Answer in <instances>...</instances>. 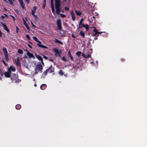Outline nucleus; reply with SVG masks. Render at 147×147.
Wrapping results in <instances>:
<instances>
[{"label":"nucleus","instance_id":"f257e3e1","mask_svg":"<svg viewBox=\"0 0 147 147\" xmlns=\"http://www.w3.org/2000/svg\"><path fill=\"white\" fill-rule=\"evenodd\" d=\"M42 66L40 63H38L35 66V68L34 71H32L31 74L33 75L37 74L38 72H42Z\"/></svg>","mask_w":147,"mask_h":147},{"label":"nucleus","instance_id":"f03ea898","mask_svg":"<svg viewBox=\"0 0 147 147\" xmlns=\"http://www.w3.org/2000/svg\"><path fill=\"white\" fill-rule=\"evenodd\" d=\"M55 7L56 9V13L57 14H59L61 8L60 0H55Z\"/></svg>","mask_w":147,"mask_h":147},{"label":"nucleus","instance_id":"7ed1b4c3","mask_svg":"<svg viewBox=\"0 0 147 147\" xmlns=\"http://www.w3.org/2000/svg\"><path fill=\"white\" fill-rule=\"evenodd\" d=\"M32 38L36 41L38 43L37 45L38 47L43 48H47V47H46L41 44V42L38 40L37 38L36 37L33 36Z\"/></svg>","mask_w":147,"mask_h":147},{"label":"nucleus","instance_id":"20e7f679","mask_svg":"<svg viewBox=\"0 0 147 147\" xmlns=\"http://www.w3.org/2000/svg\"><path fill=\"white\" fill-rule=\"evenodd\" d=\"M3 49L5 55V58L6 60L7 61L9 60V57L7 50L5 47H3Z\"/></svg>","mask_w":147,"mask_h":147},{"label":"nucleus","instance_id":"39448f33","mask_svg":"<svg viewBox=\"0 0 147 147\" xmlns=\"http://www.w3.org/2000/svg\"><path fill=\"white\" fill-rule=\"evenodd\" d=\"M53 50L55 53V55L56 56L60 57V53H61V50L59 51L58 49L56 48H53Z\"/></svg>","mask_w":147,"mask_h":147},{"label":"nucleus","instance_id":"423d86ee","mask_svg":"<svg viewBox=\"0 0 147 147\" xmlns=\"http://www.w3.org/2000/svg\"><path fill=\"white\" fill-rule=\"evenodd\" d=\"M8 71L10 72L11 73V72H15L16 70L15 67L13 65H11L10 67L8 68Z\"/></svg>","mask_w":147,"mask_h":147},{"label":"nucleus","instance_id":"0eeeda50","mask_svg":"<svg viewBox=\"0 0 147 147\" xmlns=\"http://www.w3.org/2000/svg\"><path fill=\"white\" fill-rule=\"evenodd\" d=\"M57 25L59 29L61 30V20L59 19H58L56 22Z\"/></svg>","mask_w":147,"mask_h":147},{"label":"nucleus","instance_id":"6e6552de","mask_svg":"<svg viewBox=\"0 0 147 147\" xmlns=\"http://www.w3.org/2000/svg\"><path fill=\"white\" fill-rule=\"evenodd\" d=\"M51 6L52 9V12L53 13L55 14V9L53 3V0H51Z\"/></svg>","mask_w":147,"mask_h":147},{"label":"nucleus","instance_id":"1a4fd4ad","mask_svg":"<svg viewBox=\"0 0 147 147\" xmlns=\"http://www.w3.org/2000/svg\"><path fill=\"white\" fill-rule=\"evenodd\" d=\"M35 56L36 57V58L38 59L39 60H40L41 61V62L42 63L43 65H44V63L43 61V59L41 56L38 55H37L36 54L35 55Z\"/></svg>","mask_w":147,"mask_h":147},{"label":"nucleus","instance_id":"9d476101","mask_svg":"<svg viewBox=\"0 0 147 147\" xmlns=\"http://www.w3.org/2000/svg\"><path fill=\"white\" fill-rule=\"evenodd\" d=\"M70 13L71 15V18L73 21H74L75 19V14L72 11H70Z\"/></svg>","mask_w":147,"mask_h":147},{"label":"nucleus","instance_id":"9b49d317","mask_svg":"<svg viewBox=\"0 0 147 147\" xmlns=\"http://www.w3.org/2000/svg\"><path fill=\"white\" fill-rule=\"evenodd\" d=\"M11 74V73L10 72L8 71V70H7V71L4 73V75L7 78H9L10 77Z\"/></svg>","mask_w":147,"mask_h":147},{"label":"nucleus","instance_id":"f8f14e48","mask_svg":"<svg viewBox=\"0 0 147 147\" xmlns=\"http://www.w3.org/2000/svg\"><path fill=\"white\" fill-rule=\"evenodd\" d=\"M0 24L3 27L4 29L7 32H9V30L7 27L6 25L2 22L0 23Z\"/></svg>","mask_w":147,"mask_h":147},{"label":"nucleus","instance_id":"ddd939ff","mask_svg":"<svg viewBox=\"0 0 147 147\" xmlns=\"http://www.w3.org/2000/svg\"><path fill=\"white\" fill-rule=\"evenodd\" d=\"M27 54L29 58H32L33 59L35 58L34 56L33 55L30 53L29 52H27Z\"/></svg>","mask_w":147,"mask_h":147},{"label":"nucleus","instance_id":"4468645a","mask_svg":"<svg viewBox=\"0 0 147 147\" xmlns=\"http://www.w3.org/2000/svg\"><path fill=\"white\" fill-rule=\"evenodd\" d=\"M19 1L20 5L22 8L24 9V5L23 2L22 0H18Z\"/></svg>","mask_w":147,"mask_h":147},{"label":"nucleus","instance_id":"2eb2a0df","mask_svg":"<svg viewBox=\"0 0 147 147\" xmlns=\"http://www.w3.org/2000/svg\"><path fill=\"white\" fill-rule=\"evenodd\" d=\"M36 9L37 8L36 6H34L33 7L31 12V14L32 15L34 14V13L36 12Z\"/></svg>","mask_w":147,"mask_h":147},{"label":"nucleus","instance_id":"dca6fc26","mask_svg":"<svg viewBox=\"0 0 147 147\" xmlns=\"http://www.w3.org/2000/svg\"><path fill=\"white\" fill-rule=\"evenodd\" d=\"M84 20V19L83 18H82L80 19V22L79 24V28H80L82 27L83 26L82 22Z\"/></svg>","mask_w":147,"mask_h":147},{"label":"nucleus","instance_id":"f3484780","mask_svg":"<svg viewBox=\"0 0 147 147\" xmlns=\"http://www.w3.org/2000/svg\"><path fill=\"white\" fill-rule=\"evenodd\" d=\"M23 20L24 26L26 27L28 30H29L30 28L28 26V24H26V21L24 18H23Z\"/></svg>","mask_w":147,"mask_h":147},{"label":"nucleus","instance_id":"a211bd4d","mask_svg":"<svg viewBox=\"0 0 147 147\" xmlns=\"http://www.w3.org/2000/svg\"><path fill=\"white\" fill-rule=\"evenodd\" d=\"M47 87V85L45 84H42L40 86V88L42 90L45 89Z\"/></svg>","mask_w":147,"mask_h":147},{"label":"nucleus","instance_id":"6ab92c4d","mask_svg":"<svg viewBox=\"0 0 147 147\" xmlns=\"http://www.w3.org/2000/svg\"><path fill=\"white\" fill-rule=\"evenodd\" d=\"M49 69H47L45 71H44L43 72V74L42 76V77H44L47 74V73L48 72Z\"/></svg>","mask_w":147,"mask_h":147},{"label":"nucleus","instance_id":"aec40b11","mask_svg":"<svg viewBox=\"0 0 147 147\" xmlns=\"http://www.w3.org/2000/svg\"><path fill=\"white\" fill-rule=\"evenodd\" d=\"M15 61L16 64L18 66L20 65L19 60L18 59H16L15 60Z\"/></svg>","mask_w":147,"mask_h":147},{"label":"nucleus","instance_id":"412c9836","mask_svg":"<svg viewBox=\"0 0 147 147\" xmlns=\"http://www.w3.org/2000/svg\"><path fill=\"white\" fill-rule=\"evenodd\" d=\"M75 12L76 13L77 15L78 16H80L82 14V12L79 11H77V10H75Z\"/></svg>","mask_w":147,"mask_h":147},{"label":"nucleus","instance_id":"4be33fe9","mask_svg":"<svg viewBox=\"0 0 147 147\" xmlns=\"http://www.w3.org/2000/svg\"><path fill=\"white\" fill-rule=\"evenodd\" d=\"M55 41L56 42L59 43L61 45L63 44V42H62L56 39H55Z\"/></svg>","mask_w":147,"mask_h":147},{"label":"nucleus","instance_id":"5701e85b","mask_svg":"<svg viewBox=\"0 0 147 147\" xmlns=\"http://www.w3.org/2000/svg\"><path fill=\"white\" fill-rule=\"evenodd\" d=\"M82 25H83V26L84 28H85L87 31H88V28H89V26H88V25H84V24H82Z\"/></svg>","mask_w":147,"mask_h":147},{"label":"nucleus","instance_id":"b1692460","mask_svg":"<svg viewBox=\"0 0 147 147\" xmlns=\"http://www.w3.org/2000/svg\"><path fill=\"white\" fill-rule=\"evenodd\" d=\"M21 107V106L19 104H18L16 105V109H20Z\"/></svg>","mask_w":147,"mask_h":147},{"label":"nucleus","instance_id":"393cba45","mask_svg":"<svg viewBox=\"0 0 147 147\" xmlns=\"http://www.w3.org/2000/svg\"><path fill=\"white\" fill-rule=\"evenodd\" d=\"M68 54L69 56L70 57V59L71 60H73V57L71 55L70 51L68 52Z\"/></svg>","mask_w":147,"mask_h":147},{"label":"nucleus","instance_id":"a878e982","mask_svg":"<svg viewBox=\"0 0 147 147\" xmlns=\"http://www.w3.org/2000/svg\"><path fill=\"white\" fill-rule=\"evenodd\" d=\"M80 34L82 37H84V34L82 31H80Z\"/></svg>","mask_w":147,"mask_h":147},{"label":"nucleus","instance_id":"bb28decb","mask_svg":"<svg viewBox=\"0 0 147 147\" xmlns=\"http://www.w3.org/2000/svg\"><path fill=\"white\" fill-rule=\"evenodd\" d=\"M32 15L34 16L35 20L36 21L38 19L37 16L36 15H35V14Z\"/></svg>","mask_w":147,"mask_h":147},{"label":"nucleus","instance_id":"cd10ccee","mask_svg":"<svg viewBox=\"0 0 147 147\" xmlns=\"http://www.w3.org/2000/svg\"><path fill=\"white\" fill-rule=\"evenodd\" d=\"M8 0L11 5H13V2H12V1H14V0Z\"/></svg>","mask_w":147,"mask_h":147},{"label":"nucleus","instance_id":"c85d7f7f","mask_svg":"<svg viewBox=\"0 0 147 147\" xmlns=\"http://www.w3.org/2000/svg\"><path fill=\"white\" fill-rule=\"evenodd\" d=\"M18 53H19V54H21L23 52V51L21 50V49H19L18 50Z\"/></svg>","mask_w":147,"mask_h":147},{"label":"nucleus","instance_id":"c756f323","mask_svg":"<svg viewBox=\"0 0 147 147\" xmlns=\"http://www.w3.org/2000/svg\"><path fill=\"white\" fill-rule=\"evenodd\" d=\"M81 53V52L80 51L76 53V55L78 56H80Z\"/></svg>","mask_w":147,"mask_h":147},{"label":"nucleus","instance_id":"7c9ffc66","mask_svg":"<svg viewBox=\"0 0 147 147\" xmlns=\"http://www.w3.org/2000/svg\"><path fill=\"white\" fill-rule=\"evenodd\" d=\"M60 15L62 18H65L66 17V16L63 14L60 13Z\"/></svg>","mask_w":147,"mask_h":147},{"label":"nucleus","instance_id":"2f4dec72","mask_svg":"<svg viewBox=\"0 0 147 147\" xmlns=\"http://www.w3.org/2000/svg\"><path fill=\"white\" fill-rule=\"evenodd\" d=\"M59 74L61 75H62L63 74V73L62 72L61 70H60L59 71Z\"/></svg>","mask_w":147,"mask_h":147},{"label":"nucleus","instance_id":"473e14b6","mask_svg":"<svg viewBox=\"0 0 147 147\" xmlns=\"http://www.w3.org/2000/svg\"><path fill=\"white\" fill-rule=\"evenodd\" d=\"M95 32V33L94 34V35H96L97 34H100L101 33H102L103 32Z\"/></svg>","mask_w":147,"mask_h":147},{"label":"nucleus","instance_id":"72a5a7b5","mask_svg":"<svg viewBox=\"0 0 147 147\" xmlns=\"http://www.w3.org/2000/svg\"><path fill=\"white\" fill-rule=\"evenodd\" d=\"M24 66L26 68H27V69L28 68V65L27 64H24Z\"/></svg>","mask_w":147,"mask_h":147},{"label":"nucleus","instance_id":"f704fd0d","mask_svg":"<svg viewBox=\"0 0 147 147\" xmlns=\"http://www.w3.org/2000/svg\"><path fill=\"white\" fill-rule=\"evenodd\" d=\"M26 38H27L28 39L30 40V38L29 37V35L28 34H27L26 36Z\"/></svg>","mask_w":147,"mask_h":147},{"label":"nucleus","instance_id":"c9c22d12","mask_svg":"<svg viewBox=\"0 0 147 147\" xmlns=\"http://www.w3.org/2000/svg\"><path fill=\"white\" fill-rule=\"evenodd\" d=\"M93 28H94V29L93 30V31L94 32H97V31L96 30V29L94 27H93Z\"/></svg>","mask_w":147,"mask_h":147},{"label":"nucleus","instance_id":"e433bc0d","mask_svg":"<svg viewBox=\"0 0 147 147\" xmlns=\"http://www.w3.org/2000/svg\"><path fill=\"white\" fill-rule=\"evenodd\" d=\"M82 56L83 57L85 58H86V56L84 54H82Z\"/></svg>","mask_w":147,"mask_h":147},{"label":"nucleus","instance_id":"4c0bfd02","mask_svg":"<svg viewBox=\"0 0 147 147\" xmlns=\"http://www.w3.org/2000/svg\"><path fill=\"white\" fill-rule=\"evenodd\" d=\"M26 2L28 4L29 3L30 0H25Z\"/></svg>","mask_w":147,"mask_h":147},{"label":"nucleus","instance_id":"58836bf2","mask_svg":"<svg viewBox=\"0 0 147 147\" xmlns=\"http://www.w3.org/2000/svg\"><path fill=\"white\" fill-rule=\"evenodd\" d=\"M65 9L66 10L68 11L69 10V9L67 7H65Z\"/></svg>","mask_w":147,"mask_h":147},{"label":"nucleus","instance_id":"ea45409f","mask_svg":"<svg viewBox=\"0 0 147 147\" xmlns=\"http://www.w3.org/2000/svg\"><path fill=\"white\" fill-rule=\"evenodd\" d=\"M31 24H32V26L34 27H35V26L33 24L32 22L31 21Z\"/></svg>","mask_w":147,"mask_h":147},{"label":"nucleus","instance_id":"a19ab883","mask_svg":"<svg viewBox=\"0 0 147 147\" xmlns=\"http://www.w3.org/2000/svg\"><path fill=\"white\" fill-rule=\"evenodd\" d=\"M43 57L45 59H46L47 58V57L45 55L43 56Z\"/></svg>","mask_w":147,"mask_h":147},{"label":"nucleus","instance_id":"79ce46f5","mask_svg":"<svg viewBox=\"0 0 147 147\" xmlns=\"http://www.w3.org/2000/svg\"><path fill=\"white\" fill-rule=\"evenodd\" d=\"M90 57V54H88L86 56V58H89Z\"/></svg>","mask_w":147,"mask_h":147},{"label":"nucleus","instance_id":"37998d69","mask_svg":"<svg viewBox=\"0 0 147 147\" xmlns=\"http://www.w3.org/2000/svg\"><path fill=\"white\" fill-rule=\"evenodd\" d=\"M62 60H63L64 61H65L66 60V59L64 57H62Z\"/></svg>","mask_w":147,"mask_h":147},{"label":"nucleus","instance_id":"c03bdc74","mask_svg":"<svg viewBox=\"0 0 147 147\" xmlns=\"http://www.w3.org/2000/svg\"><path fill=\"white\" fill-rule=\"evenodd\" d=\"M10 16L12 18H13V19L14 20H15V18L13 16H12V15H10Z\"/></svg>","mask_w":147,"mask_h":147},{"label":"nucleus","instance_id":"a18cd8bd","mask_svg":"<svg viewBox=\"0 0 147 147\" xmlns=\"http://www.w3.org/2000/svg\"><path fill=\"white\" fill-rule=\"evenodd\" d=\"M45 4H44V5L42 6V7H43V8H45Z\"/></svg>","mask_w":147,"mask_h":147},{"label":"nucleus","instance_id":"49530a36","mask_svg":"<svg viewBox=\"0 0 147 147\" xmlns=\"http://www.w3.org/2000/svg\"><path fill=\"white\" fill-rule=\"evenodd\" d=\"M72 36L73 37V38H75V36H74V35L73 34H72Z\"/></svg>","mask_w":147,"mask_h":147},{"label":"nucleus","instance_id":"de8ad7c7","mask_svg":"<svg viewBox=\"0 0 147 147\" xmlns=\"http://www.w3.org/2000/svg\"><path fill=\"white\" fill-rule=\"evenodd\" d=\"M46 0H44V3L45 4L46 3Z\"/></svg>","mask_w":147,"mask_h":147},{"label":"nucleus","instance_id":"09e8293b","mask_svg":"<svg viewBox=\"0 0 147 147\" xmlns=\"http://www.w3.org/2000/svg\"><path fill=\"white\" fill-rule=\"evenodd\" d=\"M3 62L4 63V64L5 65H6V63L3 60Z\"/></svg>","mask_w":147,"mask_h":147},{"label":"nucleus","instance_id":"8fccbe9b","mask_svg":"<svg viewBox=\"0 0 147 147\" xmlns=\"http://www.w3.org/2000/svg\"><path fill=\"white\" fill-rule=\"evenodd\" d=\"M34 86H35V87H36V84H34Z\"/></svg>","mask_w":147,"mask_h":147},{"label":"nucleus","instance_id":"3c124183","mask_svg":"<svg viewBox=\"0 0 147 147\" xmlns=\"http://www.w3.org/2000/svg\"><path fill=\"white\" fill-rule=\"evenodd\" d=\"M3 0L4 1H5L6 2H7V0Z\"/></svg>","mask_w":147,"mask_h":147},{"label":"nucleus","instance_id":"603ef678","mask_svg":"<svg viewBox=\"0 0 147 147\" xmlns=\"http://www.w3.org/2000/svg\"><path fill=\"white\" fill-rule=\"evenodd\" d=\"M50 60L51 61H53V59H50Z\"/></svg>","mask_w":147,"mask_h":147},{"label":"nucleus","instance_id":"864d4df0","mask_svg":"<svg viewBox=\"0 0 147 147\" xmlns=\"http://www.w3.org/2000/svg\"><path fill=\"white\" fill-rule=\"evenodd\" d=\"M0 80H2V78H1V77H0Z\"/></svg>","mask_w":147,"mask_h":147},{"label":"nucleus","instance_id":"5fc2aeb1","mask_svg":"<svg viewBox=\"0 0 147 147\" xmlns=\"http://www.w3.org/2000/svg\"><path fill=\"white\" fill-rule=\"evenodd\" d=\"M93 18H94V19H95V18L94 16H93V17H92Z\"/></svg>","mask_w":147,"mask_h":147},{"label":"nucleus","instance_id":"6e6d98bb","mask_svg":"<svg viewBox=\"0 0 147 147\" xmlns=\"http://www.w3.org/2000/svg\"><path fill=\"white\" fill-rule=\"evenodd\" d=\"M2 18H4V16H2Z\"/></svg>","mask_w":147,"mask_h":147},{"label":"nucleus","instance_id":"4d7b16f0","mask_svg":"<svg viewBox=\"0 0 147 147\" xmlns=\"http://www.w3.org/2000/svg\"><path fill=\"white\" fill-rule=\"evenodd\" d=\"M16 28H17V30H18V28L17 27H16Z\"/></svg>","mask_w":147,"mask_h":147},{"label":"nucleus","instance_id":"13d9d810","mask_svg":"<svg viewBox=\"0 0 147 147\" xmlns=\"http://www.w3.org/2000/svg\"><path fill=\"white\" fill-rule=\"evenodd\" d=\"M29 47L30 48H31V46H30Z\"/></svg>","mask_w":147,"mask_h":147},{"label":"nucleus","instance_id":"bf43d9fd","mask_svg":"<svg viewBox=\"0 0 147 147\" xmlns=\"http://www.w3.org/2000/svg\"><path fill=\"white\" fill-rule=\"evenodd\" d=\"M66 0H64V1H66Z\"/></svg>","mask_w":147,"mask_h":147},{"label":"nucleus","instance_id":"052dcab7","mask_svg":"<svg viewBox=\"0 0 147 147\" xmlns=\"http://www.w3.org/2000/svg\"><path fill=\"white\" fill-rule=\"evenodd\" d=\"M62 11V12H64V11Z\"/></svg>","mask_w":147,"mask_h":147},{"label":"nucleus","instance_id":"680f3d73","mask_svg":"<svg viewBox=\"0 0 147 147\" xmlns=\"http://www.w3.org/2000/svg\"><path fill=\"white\" fill-rule=\"evenodd\" d=\"M14 75H16V74H14Z\"/></svg>","mask_w":147,"mask_h":147},{"label":"nucleus","instance_id":"e2e57ef3","mask_svg":"<svg viewBox=\"0 0 147 147\" xmlns=\"http://www.w3.org/2000/svg\"><path fill=\"white\" fill-rule=\"evenodd\" d=\"M26 20H27V19H26Z\"/></svg>","mask_w":147,"mask_h":147},{"label":"nucleus","instance_id":"0e129e2a","mask_svg":"<svg viewBox=\"0 0 147 147\" xmlns=\"http://www.w3.org/2000/svg\"><path fill=\"white\" fill-rule=\"evenodd\" d=\"M1 76H3V74H1Z\"/></svg>","mask_w":147,"mask_h":147}]
</instances>
